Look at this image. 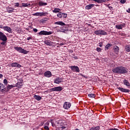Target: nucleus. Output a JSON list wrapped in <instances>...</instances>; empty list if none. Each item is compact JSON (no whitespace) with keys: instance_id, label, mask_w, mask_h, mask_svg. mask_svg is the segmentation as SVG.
Returning a JSON list of instances; mask_svg holds the SVG:
<instances>
[{"instance_id":"obj_45","label":"nucleus","mask_w":130,"mask_h":130,"mask_svg":"<svg viewBox=\"0 0 130 130\" xmlns=\"http://www.w3.org/2000/svg\"><path fill=\"white\" fill-rule=\"evenodd\" d=\"M33 31L35 33H37V32H38V29H37V28H33Z\"/></svg>"},{"instance_id":"obj_31","label":"nucleus","mask_w":130,"mask_h":130,"mask_svg":"<svg viewBox=\"0 0 130 130\" xmlns=\"http://www.w3.org/2000/svg\"><path fill=\"white\" fill-rule=\"evenodd\" d=\"M34 16H37V17H42V12H37L36 13L33 14Z\"/></svg>"},{"instance_id":"obj_17","label":"nucleus","mask_w":130,"mask_h":130,"mask_svg":"<svg viewBox=\"0 0 130 130\" xmlns=\"http://www.w3.org/2000/svg\"><path fill=\"white\" fill-rule=\"evenodd\" d=\"M62 82V78L58 77L54 80V83L55 84H60Z\"/></svg>"},{"instance_id":"obj_13","label":"nucleus","mask_w":130,"mask_h":130,"mask_svg":"<svg viewBox=\"0 0 130 130\" xmlns=\"http://www.w3.org/2000/svg\"><path fill=\"white\" fill-rule=\"evenodd\" d=\"M44 76L46 78H51L52 76V74H51V72L47 71L44 73Z\"/></svg>"},{"instance_id":"obj_18","label":"nucleus","mask_w":130,"mask_h":130,"mask_svg":"<svg viewBox=\"0 0 130 130\" xmlns=\"http://www.w3.org/2000/svg\"><path fill=\"white\" fill-rule=\"evenodd\" d=\"M4 31H7V32H9V33H12L13 29L9 26H4Z\"/></svg>"},{"instance_id":"obj_33","label":"nucleus","mask_w":130,"mask_h":130,"mask_svg":"<svg viewBox=\"0 0 130 130\" xmlns=\"http://www.w3.org/2000/svg\"><path fill=\"white\" fill-rule=\"evenodd\" d=\"M88 1H93L95 2V3H98V4H101L102 3H104V1L103 0H88Z\"/></svg>"},{"instance_id":"obj_30","label":"nucleus","mask_w":130,"mask_h":130,"mask_svg":"<svg viewBox=\"0 0 130 130\" xmlns=\"http://www.w3.org/2000/svg\"><path fill=\"white\" fill-rule=\"evenodd\" d=\"M59 11H61L59 8H55L53 11V13H55L56 14V13H60Z\"/></svg>"},{"instance_id":"obj_52","label":"nucleus","mask_w":130,"mask_h":130,"mask_svg":"<svg viewBox=\"0 0 130 130\" xmlns=\"http://www.w3.org/2000/svg\"><path fill=\"white\" fill-rule=\"evenodd\" d=\"M45 124H46V125H49V121H47L45 123Z\"/></svg>"},{"instance_id":"obj_32","label":"nucleus","mask_w":130,"mask_h":130,"mask_svg":"<svg viewBox=\"0 0 130 130\" xmlns=\"http://www.w3.org/2000/svg\"><path fill=\"white\" fill-rule=\"evenodd\" d=\"M125 50H126L127 52H130V45H126L125 46Z\"/></svg>"},{"instance_id":"obj_2","label":"nucleus","mask_w":130,"mask_h":130,"mask_svg":"<svg viewBox=\"0 0 130 130\" xmlns=\"http://www.w3.org/2000/svg\"><path fill=\"white\" fill-rule=\"evenodd\" d=\"M14 49L20 53H23V54H27L29 52V51H27L22 48V47H14Z\"/></svg>"},{"instance_id":"obj_1","label":"nucleus","mask_w":130,"mask_h":130,"mask_svg":"<svg viewBox=\"0 0 130 130\" xmlns=\"http://www.w3.org/2000/svg\"><path fill=\"white\" fill-rule=\"evenodd\" d=\"M113 73L114 74H119V75H124L127 74V69L122 66L117 67L112 70Z\"/></svg>"},{"instance_id":"obj_48","label":"nucleus","mask_w":130,"mask_h":130,"mask_svg":"<svg viewBox=\"0 0 130 130\" xmlns=\"http://www.w3.org/2000/svg\"><path fill=\"white\" fill-rule=\"evenodd\" d=\"M108 130H119V129H117L116 128H110V129H109Z\"/></svg>"},{"instance_id":"obj_25","label":"nucleus","mask_w":130,"mask_h":130,"mask_svg":"<svg viewBox=\"0 0 130 130\" xmlns=\"http://www.w3.org/2000/svg\"><path fill=\"white\" fill-rule=\"evenodd\" d=\"M55 123L59 124L61 126H62V125H63V121L62 120H60L59 121H55Z\"/></svg>"},{"instance_id":"obj_12","label":"nucleus","mask_w":130,"mask_h":130,"mask_svg":"<svg viewBox=\"0 0 130 130\" xmlns=\"http://www.w3.org/2000/svg\"><path fill=\"white\" fill-rule=\"evenodd\" d=\"M15 85L11 84H8L7 86V87L6 88V92H9V91H10V90H12V88H15Z\"/></svg>"},{"instance_id":"obj_29","label":"nucleus","mask_w":130,"mask_h":130,"mask_svg":"<svg viewBox=\"0 0 130 130\" xmlns=\"http://www.w3.org/2000/svg\"><path fill=\"white\" fill-rule=\"evenodd\" d=\"M100 126H93L92 127L89 129V130H100Z\"/></svg>"},{"instance_id":"obj_14","label":"nucleus","mask_w":130,"mask_h":130,"mask_svg":"<svg viewBox=\"0 0 130 130\" xmlns=\"http://www.w3.org/2000/svg\"><path fill=\"white\" fill-rule=\"evenodd\" d=\"M123 27H125V24H121L120 25H116L115 26L116 29H118V30H120L123 28Z\"/></svg>"},{"instance_id":"obj_41","label":"nucleus","mask_w":130,"mask_h":130,"mask_svg":"<svg viewBox=\"0 0 130 130\" xmlns=\"http://www.w3.org/2000/svg\"><path fill=\"white\" fill-rule=\"evenodd\" d=\"M96 50L98 51V52H100L102 49L101 48L98 47L96 48Z\"/></svg>"},{"instance_id":"obj_53","label":"nucleus","mask_w":130,"mask_h":130,"mask_svg":"<svg viewBox=\"0 0 130 130\" xmlns=\"http://www.w3.org/2000/svg\"><path fill=\"white\" fill-rule=\"evenodd\" d=\"M127 13H130V9L129 8L128 10H126Z\"/></svg>"},{"instance_id":"obj_19","label":"nucleus","mask_w":130,"mask_h":130,"mask_svg":"<svg viewBox=\"0 0 130 130\" xmlns=\"http://www.w3.org/2000/svg\"><path fill=\"white\" fill-rule=\"evenodd\" d=\"M95 6L94 4H89L85 6V10H91Z\"/></svg>"},{"instance_id":"obj_39","label":"nucleus","mask_w":130,"mask_h":130,"mask_svg":"<svg viewBox=\"0 0 130 130\" xmlns=\"http://www.w3.org/2000/svg\"><path fill=\"white\" fill-rule=\"evenodd\" d=\"M3 83L5 85H6V86H7V85H8V80L6 79H5L4 80Z\"/></svg>"},{"instance_id":"obj_36","label":"nucleus","mask_w":130,"mask_h":130,"mask_svg":"<svg viewBox=\"0 0 130 130\" xmlns=\"http://www.w3.org/2000/svg\"><path fill=\"white\" fill-rule=\"evenodd\" d=\"M47 15H48V13L47 12H42V17L47 16Z\"/></svg>"},{"instance_id":"obj_46","label":"nucleus","mask_w":130,"mask_h":130,"mask_svg":"<svg viewBox=\"0 0 130 130\" xmlns=\"http://www.w3.org/2000/svg\"><path fill=\"white\" fill-rule=\"evenodd\" d=\"M7 41H3V42H2L1 43V44L2 45H5V44H6V42Z\"/></svg>"},{"instance_id":"obj_8","label":"nucleus","mask_w":130,"mask_h":130,"mask_svg":"<svg viewBox=\"0 0 130 130\" xmlns=\"http://www.w3.org/2000/svg\"><path fill=\"white\" fill-rule=\"evenodd\" d=\"M63 89V88L61 86H57L52 88L51 90L53 91L60 92V91H62Z\"/></svg>"},{"instance_id":"obj_59","label":"nucleus","mask_w":130,"mask_h":130,"mask_svg":"<svg viewBox=\"0 0 130 130\" xmlns=\"http://www.w3.org/2000/svg\"><path fill=\"white\" fill-rule=\"evenodd\" d=\"M63 44H64L63 43H61L60 44V45L62 46V45H63Z\"/></svg>"},{"instance_id":"obj_60","label":"nucleus","mask_w":130,"mask_h":130,"mask_svg":"<svg viewBox=\"0 0 130 130\" xmlns=\"http://www.w3.org/2000/svg\"><path fill=\"white\" fill-rule=\"evenodd\" d=\"M1 66H0V70H1Z\"/></svg>"},{"instance_id":"obj_58","label":"nucleus","mask_w":130,"mask_h":130,"mask_svg":"<svg viewBox=\"0 0 130 130\" xmlns=\"http://www.w3.org/2000/svg\"><path fill=\"white\" fill-rule=\"evenodd\" d=\"M112 8H113V7H111V6H109V9L110 10H111Z\"/></svg>"},{"instance_id":"obj_11","label":"nucleus","mask_w":130,"mask_h":130,"mask_svg":"<svg viewBox=\"0 0 130 130\" xmlns=\"http://www.w3.org/2000/svg\"><path fill=\"white\" fill-rule=\"evenodd\" d=\"M12 68H21L22 66L17 62H13L11 64Z\"/></svg>"},{"instance_id":"obj_27","label":"nucleus","mask_w":130,"mask_h":130,"mask_svg":"<svg viewBox=\"0 0 130 130\" xmlns=\"http://www.w3.org/2000/svg\"><path fill=\"white\" fill-rule=\"evenodd\" d=\"M112 46V44H107L105 47V50H108L109 49L110 47H111Z\"/></svg>"},{"instance_id":"obj_55","label":"nucleus","mask_w":130,"mask_h":130,"mask_svg":"<svg viewBox=\"0 0 130 130\" xmlns=\"http://www.w3.org/2000/svg\"><path fill=\"white\" fill-rule=\"evenodd\" d=\"M80 76L81 77H84V78H86V76H84V75L82 74H80Z\"/></svg>"},{"instance_id":"obj_15","label":"nucleus","mask_w":130,"mask_h":130,"mask_svg":"<svg viewBox=\"0 0 130 130\" xmlns=\"http://www.w3.org/2000/svg\"><path fill=\"white\" fill-rule=\"evenodd\" d=\"M67 31H68V28L64 26L60 27L59 29V32H62L63 33H66Z\"/></svg>"},{"instance_id":"obj_38","label":"nucleus","mask_w":130,"mask_h":130,"mask_svg":"<svg viewBox=\"0 0 130 130\" xmlns=\"http://www.w3.org/2000/svg\"><path fill=\"white\" fill-rule=\"evenodd\" d=\"M63 17V18H67V17H68V14L67 13H62V17Z\"/></svg>"},{"instance_id":"obj_34","label":"nucleus","mask_w":130,"mask_h":130,"mask_svg":"<svg viewBox=\"0 0 130 130\" xmlns=\"http://www.w3.org/2000/svg\"><path fill=\"white\" fill-rule=\"evenodd\" d=\"M57 16L58 17V18L61 19L62 18V13H61V12H59L57 14Z\"/></svg>"},{"instance_id":"obj_3","label":"nucleus","mask_w":130,"mask_h":130,"mask_svg":"<svg viewBox=\"0 0 130 130\" xmlns=\"http://www.w3.org/2000/svg\"><path fill=\"white\" fill-rule=\"evenodd\" d=\"M94 34L99 36L100 35H107V32L103 30H97L94 31Z\"/></svg>"},{"instance_id":"obj_6","label":"nucleus","mask_w":130,"mask_h":130,"mask_svg":"<svg viewBox=\"0 0 130 130\" xmlns=\"http://www.w3.org/2000/svg\"><path fill=\"white\" fill-rule=\"evenodd\" d=\"M0 40H2V41H7V40H8L7 36L4 35L2 31H0Z\"/></svg>"},{"instance_id":"obj_54","label":"nucleus","mask_w":130,"mask_h":130,"mask_svg":"<svg viewBox=\"0 0 130 130\" xmlns=\"http://www.w3.org/2000/svg\"><path fill=\"white\" fill-rule=\"evenodd\" d=\"M30 39H32V38H31V37H28V38H27V40H30Z\"/></svg>"},{"instance_id":"obj_21","label":"nucleus","mask_w":130,"mask_h":130,"mask_svg":"<svg viewBox=\"0 0 130 130\" xmlns=\"http://www.w3.org/2000/svg\"><path fill=\"white\" fill-rule=\"evenodd\" d=\"M55 25H59L60 26H66V23L62 21H57L55 22Z\"/></svg>"},{"instance_id":"obj_22","label":"nucleus","mask_w":130,"mask_h":130,"mask_svg":"<svg viewBox=\"0 0 130 130\" xmlns=\"http://www.w3.org/2000/svg\"><path fill=\"white\" fill-rule=\"evenodd\" d=\"M8 13H13L15 9L11 7H8L7 8Z\"/></svg>"},{"instance_id":"obj_4","label":"nucleus","mask_w":130,"mask_h":130,"mask_svg":"<svg viewBox=\"0 0 130 130\" xmlns=\"http://www.w3.org/2000/svg\"><path fill=\"white\" fill-rule=\"evenodd\" d=\"M23 79L20 78L18 79V81L17 83H16L15 86L17 87V88H22V86H23Z\"/></svg>"},{"instance_id":"obj_43","label":"nucleus","mask_w":130,"mask_h":130,"mask_svg":"<svg viewBox=\"0 0 130 130\" xmlns=\"http://www.w3.org/2000/svg\"><path fill=\"white\" fill-rule=\"evenodd\" d=\"M100 47H102L103 46V42H101L99 43Z\"/></svg>"},{"instance_id":"obj_9","label":"nucleus","mask_w":130,"mask_h":130,"mask_svg":"<svg viewBox=\"0 0 130 130\" xmlns=\"http://www.w3.org/2000/svg\"><path fill=\"white\" fill-rule=\"evenodd\" d=\"M118 89H119L120 92H122L123 93H129V89H125L122 87H118Z\"/></svg>"},{"instance_id":"obj_24","label":"nucleus","mask_w":130,"mask_h":130,"mask_svg":"<svg viewBox=\"0 0 130 130\" xmlns=\"http://www.w3.org/2000/svg\"><path fill=\"white\" fill-rule=\"evenodd\" d=\"M45 44L49 46H51L52 45L53 43L51 42L50 40H46L45 41Z\"/></svg>"},{"instance_id":"obj_5","label":"nucleus","mask_w":130,"mask_h":130,"mask_svg":"<svg viewBox=\"0 0 130 130\" xmlns=\"http://www.w3.org/2000/svg\"><path fill=\"white\" fill-rule=\"evenodd\" d=\"M70 69L72 72L80 73V68H79V67L78 66H72L70 67Z\"/></svg>"},{"instance_id":"obj_10","label":"nucleus","mask_w":130,"mask_h":130,"mask_svg":"<svg viewBox=\"0 0 130 130\" xmlns=\"http://www.w3.org/2000/svg\"><path fill=\"white\" fill-rule=\"evenodd\" d=\"M71 106H72L71 103L65 102L63 104V107L64 109H69V108H71Z\"/></svg>"},{"instance_id":"obj_20","label":"nucleus","mask_w":130,"mask_h":130,"mask_svg":"<svg viewBox=\"0 0 130 130\" xmlns=\"http://www.w3.org/2000/svg\"><path fill=\"white\" fill-rule=\"evenodd\" d=\"M114 50L116 54H118V52H119V47H118L117 46H114Z\"/></svg>"},{"instance_id":"obj_7","label":"nucleus","mask_w":130,"mask_h":130,"mask_svg":"<svg viewBox=\"0 0 130 130\" xmlns=\"http://www.w3.org/2000/svg\"><path fill=\"white\" fill-rule=\"evenodd\" d=\"M39 35H51L52 31H47L45 30H42L38 33Z\"/></svg>"},{"instance_id":"obj_40","label":"nucleus","mask_w":130,"mask_h":130,"mask_svg":"<svg viewBox=\"0 0 130 130\" xmlns=\"http://www.w3.org/2000/svg\"><path fill=\"white\" fill-rule=\"evenodd\" d=\"M55 121H52V122H51V124H52V126H55V125H56V124H57V123H55Z\"/></svg>"},{"instance_id":"obj_28","label":"nucleus","mask_w":130,"mask_h":130,"mask_svg":"<svg viewBox=\"0 0 130 130\" xmlns=\"http://www.w3.org/2000/svg\"><path fill=\"white\" fill-rule=\"evenodd\" d=\"M34 97L35 99H36L38 101H40L41 99H42V98H41V96L37 95H35Z\"/></svg>"},{"instance_id":"obj_35","label":"nucleus","mask_w":130,"mask_h":130,"mask_svg":"<svg viewBox=\"0 0 130 130\" xmlns=\"http://www.w3.org/2000/svg\"><path fill=\"white\" fill-rule=\"evenodd\" d=\"M30 6V4L28 3H22V7H29Z\"/></svg>"},{"instance_id":"obj_42","label":"nucleus","mask_w":130,"mask_h":130,"mask_svg":"<svg viewBox=\"0 0 130 130\" xmlns=\"http://www.w3.org/2000/svg\"><path fill=\"white\" fill-rule=\"evenodd\" d=\"M48 20V18H45L44 19H42V23H45V21Z\"/></svg>"},{"instance_id":"obj_56","label":"nucleus","mask_w":130,"mask_h":130,"mask_svg":"<svg viewBox=\"0 0 130 130\" xmlns=\"http://www.w3.org/2000/svg\"><path fill=\"white\" fill-rule=\"evenodd\" d=\"M80 76L81 77H84V78H86V76H84V75L82 74H80Z\"/></svg>"},{"instance_id":"obj_44","label":"nucleus","mask_w":130,"mask_h":130,"mask_svg":"<svg viewBox=\"0 0 130 130\" xmlns=\"http://www.w3.org/2000/svg\"><path fill=\"white\" fill-rule=\"evenodd\" d=\"M126 0H120L121 4H125Z\"/></svg>"},{"instance_id":"obj_26","label":"nucleus","mask_w":130,"mask_h":130,"mask_svg":"<svg viewBox=\"0 0 130 130\" xmlns=\"http://www.w3.org/2000/svg\"><path fill=\"white\" fill-rule=\"evenodd\" d=\"M39 5L40 7H42L43 6H47V3H44L42 1H40L39 2Z\"/></svg>"},{"instance_id":"obj_37","label":"nucleus","mask_w":130,"mask_h":130,"mask_svg":"<svg viewBox=\"0 0 130 130\" xmlns=\"http://www.w3.org/2000/svg\"><path fill=\"white\" fill-rule=\"evenodd\" d=\"M88 97H90V98H94L95 96V94L93 93H90L88 94Z\"/></svg>"},{"instance_id":"obj_61","label":"nucleus","mask_w":130,"mask_h":130,"mask_svg":"<svg viewBox=\"0 0 130 130\" xmlns=\"http://www.w3.org/2000/svg\"><path fill=\"white\" fill-rule=\"evenodd\" d=\"M107 1H110V0H107Z\"/></svg>"},{"instance_id":"obj_51","label":"nucleus","mask_w":130,"mask_h":130,"mask_svg":"<svg viewBox=\"0 0 130 130\" xmlns=\"http://www.w3.org/2000/svg\"><path fill=\"white\" fill-rule=\"evenodd\" d=\"M61 130H62V129H64V128H67V127L64 126H62V127H61Z\"/></svg>"},{"instance_id":"obj_57","label":"nucleus","mask_w":130,"mask_h":130,"mask_svg":"<svg viewBox=\"0 0 130 130\" xmlns=\"http://www.w3.org/2000/svg\"><path fill=\"white\" fill-rule=\"evenodd\" d=\"M3 77H4V76L3 75V74H0V78H3Z\"/></svg>"},{"instance_id":"obj_49","label":"nucleus","mask_w":130,"mask_h":130,"mask_svg":"<svg viewBox=\"0 0 130 130\" xmlns=\"http://www.w3.org/2000/svg\"><path fill=\"white\" fill-rule=\"evenodd\" d=\"M19 3H15V7H17L18 8V7H19Z\"/></svg>"},{"instance_id":"obj_16","label":"nucleus","mask_w":130,"mask_h":130,"mask_svg":"<svg viewBox=\"0 0 130 130\" xmlns=\"http://www.w3.org/2000/svg\"><path fill=\"white\" fill-rule=\"evenodd\" d=\"M6 91V87H5V85L0 82V91L4 93Z\"/></svg>"},{"instance_id":"obj_47","label":"nucleus","mask_w":130,"mask_h":130,"mask_svg":"<svg viewBox=\"0 0 130 130\" xmlns=\"http://www.w3.org/2000/svg\"><path fill=\"white\" fill-rule=\"evenodd\" d=\"M44 128H45L46 130H49V127H48V126H44Z\"/></svg>"},{"instance_id":"obj_50","label":"nucleus","mask_w":130,"mask_h":130,"mask_svg":"<svg viewBox=\"0 0 130 130\" xmlns=\"http://www.w3.org/2000/svg\"><path fill=\"white\" fill-rule=\"evenodd\" d=\"M0 28L1 29H4L5 26H4V25H0Z\"/></svg>"},{"instance_id":"obj_23","label":"nucleus","mask_w":130,"mask_h":130,"mask_svg":"<svg viewBox=\"0 0 130 130\" xmlns=\"http://www.w3.org/2000/svg\"><path fill=\"white\" fill-rule=\"evenodd\" d=\"M123 83L124 85H125V86H126L127 87H129L130 83H129V82H128V81L127 80L124 79L123 81Z\"/></svg>"}]
</instances>
